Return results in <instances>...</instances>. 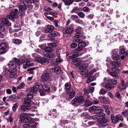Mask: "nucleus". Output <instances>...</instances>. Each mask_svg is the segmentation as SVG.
I'll return each mask as SVG.
<instances>
[{
    "label": "nucleus",
    "instance_id": "22",
    "mask_svg": "<svg viewBox=\"0 0 128 128\" xmlns=\"http://www.w3.org/2000/svg\"><path fill=\"white\" fill-rule=\"evenodd\" d=\"M44 55L48 58H53L54 56V54L52 52H44L43 53Z\"/></svg>",
    "mask_w": 128,
    "mask_h": 128
},
{
    "label": "nucleus",
    "instance_id": "43",
    "mask_svg": "<svg viewBox=\"0 0 128 128\" xmlns=\"http://www.w3.org/2000/svg\"><path fill=\"white\" fill-rule=\"evenodd\" d=\"M89 110L90 112H94L96 113V106H92L90 107L89 109Z\"/></svg>",
    "mask_w": 128,
    "mask_h": 128
},
{
    "label": "nucleus",
    "instance_id": "18",
    "mask_svg": "<svg viewBox=\"0 0 128 128\" xmlns=\"http://www.w3.org/2000/svg\"><path fill=\"white\" fill-rule=\"evenodd\" d=\"M23 2L25 6L28 8H31L32 7L31 0H23Z\"/></svg>",
    "mask_w": 128,
    "mask_h": 128
},
{
    "label": "nucleus",
    "instance_id": "51",
    "mask_svg": "<svg viewBox=\"0 0 128 128\" xmlns=\"http://www.w3.org/2000/svg\"><path fill=\"white\" fill-rule=\"evenodd\" d=\"M95 72V70L93 69L92 70L90 71L89 72H88V73H87V76H86V77H88V76H90L92 75L94 72Z\"/></svg>",
    "mask_w": 128,
    "mask_h": 128
},
{
    "label": "nucleus",
    "instance_id": "32",
    "mask_svg": "<svg viewBox=\"0 0 128 128\" xmlns=\"http://www.w3.org/2000/svg\"><path fill=\"white\" fill-rule=\"evenodd\" d=\"M88 71V70L86 69H84L82 70L80 72V73L82 75H84L85 74V77L87 76V73Z\"/></svg>",
    "mask_w": 128,
    "mask_h": 128
},
{
    "label": "nucleus",
    "instance_id": "5",
    "mask_svg": "<svg viewBox=\"0 0 128 128\" xmlns=\"http://www.w3.org/2000/svg\"><path fill=\"white\" fill-rule=\"evenodd\" d=\"M32 56L34 58V60L36 61L41 63L42 64H44L46 62V59L39 57L38 56V54L36 53L32 54Z\"/></svg>",
    "mask_w": 128,
    "mask_h": 128
},
{
    "label": "nucleus",
    "instance_id": "7",
    "mask_svg": "<svg viewBox=\"0 0 128 128\" xmlns=\"http://www.w3.org/2000/svg\"><path fill=\"white\" fill-rule=\"evenodd\" d=\"M18 10L17 9H15L14 11L12 12L10 15H8L6 16L7 18L12 20L14 18H16L18 17Z\"/></svg>",
    "mask_w": 128,
    "mask_h": 128
},
{
    "label": "nucleus",
    "instance_id": "2",
    "mask_svg": "<svg viewBox=\"0 0 128 128\" xmlns=\"http://www.w3.org/2000/svg\"><path fill=\"white\" fill-rule=\"evenodd\" d=\"M27 113H22L20 116V120L22 122L27 123L30 122L32 121L31 118L28 117Z\"/></svg>",
    "mask_w": 128,
    "mask_h": 128
},
{
    "label": "nucleus",
    "instance_id": "14",
    "mask_svg": "<svg viewBox=\"0 0 128 128\" xmlns=\"http://www.w3.org/2000/svg\"><path fill=\"white\" fill-rule=\"evenodd\" d=\"M14 61H10L8 64V66L11 68L15 69L17 67V63L14 60Z\"/></svg>",
    "mask_w": 128,
    "mask_h": 128
},
{
    "label": "nucleus",
    "instance_id": "20",
    "mask_svg": "<svg viewBox=\"0 0 128 128\" xmlns=\"http://www.w3.org/2000/svg\"><path fill=\"white\" fill-rule=\"evenodd\" d=\"M54 26L51 25H49L47 26V28L45 30V32L48 33L51 32L54 29Z\"/></svg>",
    "mask_w": 128,
    "mask_h": 128
},
{
    "label": "nucleus",
    "instance_id": "26",
    "mask_svg": "<svg viewBox=\"0 0 128 128\" xmlns=\"http://www.w3.org/2000/svg\"><path fill=\"white\" fill-rule=\"evenodd\" d=\"M111 118L114 124L116 123L119 121L118 118H117V115L116 116L114 114H112Z\"/></svg>",
    "mask_w": 128,
    "mask_h": 128
},
{
    "label": "nucleus",
    "instance_id": "3",
    "mask_svg": "<svg viewBox=\"0 0 128 128\" xmlns=\"http://www.w3.org/2000/svg\"><path fill=\"white\" fill-rule=\"evenodd\" d=\"M89 58L86 59L85 60H82L80 62L81 60V58H76L72 59V64L75 65L76 66H78L81 65L82 64L83 62H86L89 60Z\"/></svg>",
    "mask_w": 128,
    "mask_h": 128
},
{
    "label": "nucleus",
    "instance_id": "36",
    "mask_svg": "<svg viewBox=\"0 0 128 128\" xmlns=\"http://www.w3.org/2000/svg\"><path fill=\"white\" fill-rule=\"evenodd\" d=\"M84 102L85 106L87 107L90 106L92 104V103L89 100H86Z\"/></svg>",
    "mask_w": 128,
    "mask_h": 128
},
{
    "label": "nucleus",
    "instance_id": "59",
    "mask_svg": "<svg viewBox=\"0 0 128 128\" xmlns=\"http://www.w3.org/2000/svg\"><path fill=\"white\" fill-rule=\"evenodd\" d=\"M52 36H53V37L60 36L59 33L56 31H55L52 32Z\"/></svg>",
    "mask_w": 128,
    "mask_h": 128
},
{
    "label": "nucleus",
    "instance_id": "47",
    "mask_svg": "<svg viewBox=\"0 0 128 128\" xmlns=\"http://www.w3.org/2000/svg\"><path fill=\"white\" fill-rule=\"evenodd\" d=\"M88 65V63L83 64L82 66L80 67V69L85 68L87 67Z\"/></svg>",
    "mask_w": 128,
    "mask_h": 128
},
{
    "label": "nucleus",
    "instance_id": "45",
    "mask_svg": "<svg viewBox=\"0 0 128 128\" xmlns=\"http://www.w3.org/2000/svg\"><path fill=\"white\" fill-rule=\"evenodd\" d=\"M25 84L23 82H22L19 86H18L16 88L18 90L22 88L25 86Z\"/></svg>",
    "mask_w": 128,
    "mask_h": 128
},
{
    "label": "nucleus",
    "instance_id": "6",
    "mask_svg": "<svg viewBox=\"0 0 128 128\" xmlns=\"http://www.w3.org/2000/svg\"><path fill=\"white\" fill-rule=\"evenodd\" d=\"M105 115V114H101L100 116H98L96 117V119L98 122L102 124L106 123L107 122V120L104 117Z\"/></svg>",
    "mask_w": 128,
    "mask_h": 128
},
{
    "label": "nucleus",
    "instance_id": "19",
    "mask_svg": "<svg viewBox=\"0 0 128 128\" xmlns=\"http://www.w3.org/2000/svg\"><path fill=\"white\" fill-rule=\"evenodd\" d=\"M81 37L83 39H85L86 37L85 36L82 35V34L80 32H76L74 34V38H78Z\"/></svg>",
    "mask_w": 128,
    "mask_h": 128
},
{
    "label": "nucleus",
    "instance_id": "17",
    "mask_svg": "<svg viewBox=\"0 0 128 128\" xmlns=\"http://www.w3.org/2000/svg\"><path fill=\"white\" fill-rule=\"evenodd\" d=\"M42 87V86L40 82H36L34 84V86L32 87V88H33V90L36 91V92L37 90L38 89H40Z\"/></svg>",
    "mask_w": 128,
    "mask_h": 128
},
{
    "label": "nucleus",
    "instance_id": "57",
    "mask_svg": "<svg viewBox=\"0 0 128 128\" xmlns=\"http://www.w3.org/2000/svg\"><path fill=\"white\" fill-rule=\"evenodd\" d=\"M59 23L58 21L57 20H54L53 22V24L56 27L59 26L58 24Z\"/></svg>",
    "mask_w": 128,
    "mask_h": 128
},
{
    "label": "nucleus",
    "instance_id": "30",
    "mask_svg": "<svg viewBox=\"0 0 128 128\" xmlns=\"http://www.w3.org/2000/svg\"><path fill=\"white\" fill-rule=\"evenodd\" d=\"M68 92L70 93L69 95V98L70 99H71L74 97L75 94V92L72 90L70 92Z\"/></svg>",
    "mask_w": 128,
    "mask_h": 128
},
{
    "label": "nucleus",
    "instance_id": "63",
    "mask_svg": "<svg viewBox=\"0 0 128 128\" xmlns=\"http://www.w3.org/2000/svg\"><path fill=\"white\" fill-rule=\"evenodd\" d=\"M78 18V17L77 16L75 15H72L70 17V18L73 20H74L75 19L77 18Z\"/></svg>",
    "mask_w": 128,
    "mask_h": 128
},
{
    "label": "nucleus",
    "instance_id": "56",
    "mask_svg": "<svg viewBox=\"0 0 128 128\" xmlns=\"http://www.w3.org/2000/svg\"><path fill=\"white\" fill-rule=\"evenodd\" d=\"M82 31V29L79 26H77V28L76 29V32H81Z\"/></svg>",
    "mask_w": 128,
    "mask_h": 128
},
{
    "label": "nucleus",
    "instance_id": "44",
    "mask_svg": "<svg viewBox=\"0 0 128 128\" xmlns=\"http://www.w3.org/2000/svg\"><path fill=\"white\" fill-rule=\"evenodd\" d=\"M94 78L93 76H91L88 78L87 80V82L89 83L92 81L94 80Z\"/></svg>",
    "mask_w": 128,
    "mask_h": 128
},
{
    "label": "nucleus",
    "instance_id": "46",
    "mask_svg": "<svg viewBox=\"0 0 128 128\" xmlns=\"http://www.w3.org/2000/svg\"><path fill=\"white\" fill-rule=\"evenodd\" d=\"M82 10L85 12H89L90 11V9L89 8L86 6H85L83 7L82 9Z\"/></svg>",
    "mask_w": 128,
    "mask_h": 128
},
{
    "label": "nucleus",
    "instance_id": "27",
    "mask_svg": "<svg viewBox=\"0 0 128 128\" xmlns=\"http://www.w3.org/2000/svg\"><path fill=\"white\" fill-rule=\"evenodd\" d=\"M120 61L118 60V62H115L113 61L111 62V64L114 66L119 68L120 66Z\"/></svg>",
    "mask_w": 128,
    "mask_h": 128
},
{
    "label": "nucleus",
    "instance_id": "31",
    "mask_svg": "<svg viewBox=\"0 0 128 128\" xmlns=\"http://www.w3.org/2000/svg\"><path fill=\"white\" fill-rule=\"evenodd\" d=\"M27 106L25 105L24 104L23 105H22L21 106V110L23 111H26L27 112L28 110V108Z\"/></svg>",
    "mask_w": 128,
    "mask_h": 128
},
{
    "label": "nucleus",
    "instance_id": "61",
    "mask_svg": "<svg viewBox=\"0 0 128 128\" xmlns=\"http://www.w3.org/2000/svg\"><path fill=\"white\" fill-rule=\"evenodd\" d=\"M106 90L104 89H101L100 92L101 93L103 94H105L106 93Z\"/></svg>",
    "mask_w": 128,
    "mask_h": 128
},
{
    "label": "nucleus",
    "instance_id": "49",
    "mask_svg": "<svg viewBox=\"0 0 128 128\" xmlns=\"http://www.w3.org/2000/svg\"><path fill=\"white\" fill-rule=\"evenodd\" d=\"M18 106V105L17 103H16L12 107V109L14 112H15L16 111V109Z\"/></svg>",
    "mask_w": 128,
    "mask_h": 128
},
{
    "label": "nucleus",
    "instance_id": "55",
    "mask_svg": "<svg viewBox=\"0 0 128 128\" xmlns=\"http://www.w3.org/2000/svg\"><path fill=\"white\" fill-rule=\"evenodd\" d=\"M86 6H88L92 7V8H94L95 6V5L93 4L92 3H88L86 4Z\"/></svg>",
    "mask_w": 128,
    "mask_h": 128
},
{
    "label": "nucleus",
    "instance_id": "16",
    "mask_svg": "<svg viewBox=\"0 0 128 128\" xmlns=\"http://www.w3.org/2000/svg\"><path fill=\"white\" fill-rule=\"evenodd\" d=\"M33 88H31L30 94H28L27 95V98H28L30 100L33 98V95H34L36 93V91L33 90Z\"/></svg>",
    "mask_w": 128,
    "mask_h": 128
},
{
    "label": "nucleus",
    "instance_id": "25",
    "mask_svg": "<svg viewBox=\"0 0 128 128\" xmlns=\"http://www.w3.org/2000/svg\"><path fill=\"white\" fill-rule=\"evenodd\" d=\"M104 87L107 90H109L112 88H114V86L113 84L109 83H107L105 85Z\"/></svg>",
    "mask_w": 128,
    "mask_h": 128
},
{
    "label": "nucleus",
    "instance_id": "50",
    "mask_svg": "<svg viewBox=\"0 0 128 128\" xmlns=\"http://www.w3.org/2000/svg\"><path fill=\"white\" fill-rule=\"evenodd\" d=\"M70 85L68 83H66L65 84V88L66 90H68L70 88Z\"/></svg>",
    "mask_w": 128,
    "mask_h": 128
},
{
    "label": "nucleus",
    "instance_id": "40",
    "mask_svg": "<svg viewBox=\"0 0 128 128\" xmlns=\"http://www.w3.org/2000/svg\"><path fill=\"white\" fill-rule=\"evenodd\" d=\"M43 89L46 91H48V90L50 89V87L47 84H45L44 85L42 86Z\"/></svg>",
    "mask_w": 128,
    "mask_h": 128
},
{
    "label": "nucleus",
    "instance_id": "54",
    "mask_svg": "<svg viewBox=\"0 0 128 128\" xmlns=\"http://www.w3.org/2000/svg\"><path fill=\"white\" fill-rule=\"evenodd\" d=\"M84 93L86 94L88 96H89L88 94L90 92V91L88 89H84Z\"/></svg>",
    "mask_w": 128,
    "mask_h": 128
},
{
    "label": "nucleus",
    "instance_id": "23",
    "mask_svg": "<svg viewBox=\"0 0 128 128\" xmlns=\"http://www.w3.org/2000/svg\"><path fill=\"white\" fill-rule=\"evenodd\" d=\"M31 100L28 98H26L24 100V104L27 106L28 107H30L31 104Z\"/></svg>",
    "mask_w": 128,
    "mask_h": 128
},
{
    "label": "nucleus",
    "instance_id": "42",
    "mask_svg": "<svg viewBox=\"0 0 128 128\" xmlns=\"http://www.w3.org/2000/svg\"><path fill=\"white\" fill-rule=\"evenodd\" d=\"M44 50L45 51L44 52H52V49L49 47H47L44 48Z\"/></svg>",
    "mask_w": 128,
    "mask_h": 128
},
{
    "label": "nucleus",
    "instance_id": "35",
    "mask_svg": "<svg viewBox=\"0 0 128 128\" xmlns=\"http://www.w3.org/2000/svg\"><path fill=\"white\" fill-rule=\"evenodd\" d=\"M96 108V116H100L101 114H104L102 112L104 110L102 109H97Z\"/></svg>",
    "mask_w": 128,
    "mask_h": 128
},
{
    "label": "nucleus",
    "instance_id": "29",
    "mask_svg": "<svg viewBox=\"0 0 128 128\" xmlns=\"http://www.w3.org/2000/svg\"><path fill=\"white\" fill-rule=\"evenodd\" d=\"M50 112L51 113L49 114L50 115H52L53 116V117L56 118L57 117V114L56 112V109H54L53 110H50Z\"/></svg>",
    "mask_w": 128,
    "mask_h": 128
},
{
    "label": "nucleus",
    "instance_id": "21",
    "mask_svg": "<svg viewBox=\"0 0 128 128\" xmlns=\"http://www.w3.org/2000/svg\"><path fill=\"white\" fill-rule=\"evenodd\" d=\"M17 71L16 70H12L9 73V75L10 77L13 78L16 77Z\"/></svg>",
    "mask_w": 128,
    "mask_h": 128
},
{
    "label": "nucleus",
    "instance_id": "34",
    "mask_svg": "<svg viewBox=\"0 0 128 128\" xmlns=\"http://www.w3.org/2000/svg\"><path fill=\"white\" fill-rule=\"evenodd\" d=\"M112 59L114 60H118L120 61L118 56L116 54L113 53L112 56Z\"/></svg>",
    "mask_w": 128,
    "mask_h": 128
},
{
    "label": "nucleus",
    "instance_id": "4",
    "mask_svg": "<svg viewBox=\"0 0 128 128\" xmlns=\"http://www.w3.org/2000/svg\"><path fill=\"white\" fill-rule=\"evenodd\" d=\"M84 100V97L82 96H76L74 99L72 100L71 103L73 105L76 102L82 104Z\"/></svg>",
    "mask_w": 128,
    "mask_h": 128
},
{
    "label": "nucleus",
    "instance_id": "60",
    "mask_svg": "<svg viewBox=\"0 0 128 128\" xmlns=\"http://www.w3.org/2000/svg\"><path fill=\"white\" fill-rule=\"evenodd\" d=\"M59 55H58V58L56 59V61L57 62H62V60L60 58Z\"/></svg>",
    "mask_w": 128,
    "mask_h": 128
},
{
    "label": "nucleus",
    "instance_id": "64",
    "mask_svg": "<svg viewBox=\"0 0 128 128\" xmlns=\"http://www.w3.org/2000/svg\"><path fill=\"white\" fill-rule=\"evenodd\" d=\"M115 95L116 97L120 99L121 98V97L120 96V94L118 92H117L116 93Z\"/></svg>",
    "mask_w": 128,
    "mask_h": 128
},
{
    "label": "nucleus",
    "instance_id": "38",
    "mask_svg": "<svg viewBox=\"0 0 128 128\" xmlns=\"http://www.w3.org/2000/svg\"><path fill=\"white\" fill-rule=\"evenodd\" d=\"M48 13H45L44 14V16L46 17L48 19L50 20L51 21L53 20L54 18L50 17V16H47Z\"/></svg>",
    "mask_w": 128,
    "mask_h": 128
},
{
    "label": "nucleus",
    "instance_id": "52",
    "mask_svg": "<svg viewBox=\"0 0 128 128\" xmlns=\"http://www.w3.org/2000/svg\"><path fill=\"white\" fill-rule=\"evenodd\" d=\"M35 69V68H30L28 69V71L29 72V74H31L34 73L33 70Z\"/></svg>",
    "mask_w": 128,
    "mask_h": 128
},
{
    "label": "nucleus",
    "instance_id": "28",
    "mask_svg": "<svg viewBox=\"0 0 128 128\" xmlns=\"http://www.w3.org/2000/svg\"><path fill=\"white\" fill-rule=\"evenodd\" d=\"M73 30L72 27H70L67 28L66 30H64L63 32L64 34H70L73 31Z\"/></svg>",
    "mask_w": 128,
    "mask_h": 128
},
{
    "label": "nucleus",
    "instance_id": "15",
    "mask_svg": "<svg viewBox=\"0 0 128 128\" xmlns=\"http://www.w3.org/2000/svg\"><path fill=\"white\" fill-rule=\"evenodd\" d=\"M120 83L118 86V88L120 91L125 90L126 88L124 86V81L122 78L120 79Z\"/></svg>",
    "mask_w": 128,
    "mask_h": 128
},
{
    "label": "nucleus",
    "instance_id": "1",
    "mask_svg": "<svg viewBox=\"0 0 128 128\" xmlns=\"http://www.w3.org/2000/svg\"><path fill=\"white\" fill-rule=\"evenodd\" d=\"M18 59L15 58L14 60L18 66L24 63H25L23 65V68L24 69H26L28 66H32V64H30L29 60L26 58L24 56L18 55Z\"/></svg>",
    "mask_w": 128,
    "mask_h": 128
},
{
    "label": "nucleus",
    "instance_id": "11",
    "mask_svg": "<svg viewBox=\"0 0 128 128\" xmlns=\"http://www.w3.org/2000/svg\"><path fill=\"white\" fill-rule=\"evenodd\" d=\"M1 23L0 24H2L4 27V26H10L11 25V24L9 22L7 18H3L1 19Z\"/></svg>",
    "mask_w": 128,
    "mask_h": 128
},
{
    "label": "nucleus",
    "instance_id": "62",
    "mask_svg": "<svg viewBox=\"0 0 128 128\" xmlns=\"http://www.w3.org/2000/svg\"><path fill=\"white\" fill-rule=\"evenodd\" d=\"M75 22L79 24H82L83 23L82 21L78 19H76L75 20Z\"/></svg>",
    "mask_w": 128,
    "mask_h": 128
},
{
    "label": "nucleus",
    "instance_id": "13",
    "mask_svg": "<svg viewBox=\"0 0 128 128\" xmlns=\"http://www.w3.org/2000/svg\"><path fill=\"white\" fill-rule=\"evenodd\" d=\"M49 77V73L47 72H45L42 74V80L43 82H45L48 79Z\"/></svg>",
    "mask_w": 128,
    "mask_h": 128
},
{
    "label": "nucleus",
    "instance_id": "39",
    "mask_svg": "<svg viewBox=\"0 0 128 128\" xmlns=\"http://www.w3.org/2000/svg\"><path fill=\"white\" fill-rule=\"evenodd\" d=\"M106 112L109 115L110 114V111L109 109V106L107 105L104 106Z\"/></svg>",
    "mask_w": 128,
    "mask_h": 128
},
{
    "label": "nucleus",
    "instance_id": "8",
    "mask_svg": "<svg viewBox=\"0 0 128 128\" xmlns=\"http://www.w3.org/2000/svg\"><path fill=\"white\" fill-rule=\"evenodd\" d=\"M111 70L113 72H110L109 74L114 77L117 78L118 76L117 73L120 71L119 69L118 68L112 67Z\"/></svg>",
    "mask_w": 128,
    "mask_h": 128
},
{
    "label": "nucleus",
    "instance_id": "37",
    "mask_svg": "<svg viewBox=\"0 0 128 128\" xmlns=\"http://www.w3.org/2000/svg\"><path fill=\"white\" fill-rule=\"evenodd\" d=\"M86 46V43L84 42H81L79 43L78 44V46L82 48L83 47H84Z\"/></svg>",
    "mask_w": 128,
    "mask_h": 128
},
{
    "label": "nucleus",
    "instance_id": "58",
    "mask_svg": "<svg viewBox=\"0 0 128 128\" xmlns=\"http://www.w3.org/2000/svg\"><path fill=\"white\" fill-rule=\"evenodd\" d=\"M77 46V44L76 43L74 42L72 43L70 45V47L72 48H76Z\"/></svg>",
    "mask_w": 128,
    "mask_h": 128
},
{
    "label": "nucleus",
    "instance_id": "9",
    "mask_svg": "<svg viewBox=\"0 0 128 128\" xmlns=\"http://www.w3.org/2000/svg\"><path fill=\"white\" fill-rule=\"evenodd\" d=\"M38 124L36 122H31L30 123L28 124H23V126L24 128H29L30 127L31 128H34Z\"/></svg>",
    "mask_w": 128,
    "mask_h": 128
},
{
    "label": "nucleus",
    "instance_id": "10",
    "mask_svg": "<svg viewBox=\"0 0 128 128\" xmlns=\"http://www.w3.org/2000/svg\"><path fill=\"white\" fill-rule=\"evenodd\" d=\"M7 45L4 42L0 44V54H4L6 52V49Z\"/></svg>",
    "mask_w": 128,
    "mask_h": 128
},
{
    "label": "nucleus",
    "instance_id": "24",
    "mask_svg": "<svg viewBox=\"0 0 128 128\" xmlns=\"http://www.w3.org/2000/svg\"><path fill=\"white\" fill-rule=\"evenodd\" d=\"M52 70L55 72L57 74H59L61 73V70L60 68L58 66H55L52 68Z\"/></svg>",
    "mask_w": 128,
    "mask_h": 128
},
{
    "label": "nucleus",
    "instance_id": "48",
    "mask_svg": "<svg viewBox=\"0 0 128 128\" xmlns=\"http://www.w3.org/2000/svg\"><path fill=\"white\" fill-rule=\"evenodd\" d=\"M78 15L79 17L82 18H84L85 16L84 14L82 12H80L78 13Z\"/></svg>",
    "mask_w": 128,
    "mask_h": 128
},
{
    "label": "nucleus",
    "instance_id": "33",
    "mask_svg": "<svg viewBox=\"0 0 128 128\" xmlns=\"http://www.w3.org/2000/svg\"><path fill=\"white\" fill-rule=\"evenodd\" d=\"M13 42L16 44H19L22 42V40L20 39H14L13 40Z\"/></svg>",
    "mask_w": 128,
    "mask_h": 128
},
{
    "label": "nucleus",
    "instance_id": "12",
    "mask_svg": "<svg viewBox=\"0 0 128 128\" xmlns=\"http://www.w3.org/2000/svg\"><path fill=\"white\" fill-rule=\"evenodd\" d=\"M98 99L102 103L106 104H109L110 103L108 98L105 97L99 96L98 97Z\"/></svg>",
    "mask_w": 128,
    "mask_h": 128
},
{
    "label": "nucleus",
    "instance_id": "53",
    "mask_svg": "<svg viewBox=\"0 0 128 128\" xmlns=\"http://www.w3.org/2000/svg\"><path fill=\"white\" fill-rule=\"evenodd\" d=\"M122 114L125 116H128V110H124L123 112H122Z\"/></svg>",
    "mask_w": 128,
    "mask_h": 128
},
{
    "label": "nucleus",
    "instance_id": "41",
    "mask_svg": "<svg viewBox=\"0 0 128 128\" xmlns=\"http://www.w3.org/2000/svg\"><path fill=\"white\" fill-rule=\"evenodd\" d=\"M26 6L22 5L20 6L19 7V10L24 11L26 9Z\"/></svg>",
    "mask_w": 128,
    "mask_h": 128
}]
</instances>
